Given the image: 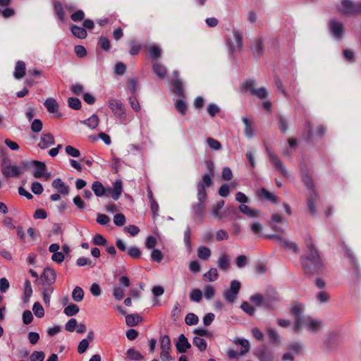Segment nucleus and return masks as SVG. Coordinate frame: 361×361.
Returning <instances> with one entry per match:
<instances>
[{
  "label": "nucleus",
  "instance_id": "1",
  "mask_svg": "<svg viewBox=\"0 0 361 361\" xmlns=\"http://www.w3.org/2000/svg\"><path fill=\"white\" fill-rule=\"evenodd\" d=\"M304 252L300 257L301 267L306 276H319L326 273L325 260L309 235L305 239Z\"/></svg>",
  "mask_w": 361,
  "mask_h": 361
},
{
  "label": "nucleus",
  "instance_id": "2",
  "mask_svg": "<svg viewBox=\"0 0 361 361\" xmlns=\"http://www.w3.org/2000/svg\"><path fill=\"white\" fill-rule=\"evenodd\" d=\"M280 300L276 290L272 287L267 288L264 295L256 293L250 298V300L257 307L267 310H274L275 304Z\"/></svg>",
  "mask_w": 361,
  "mask_h": 361
},
{
  "label": "nucleus",
  "instance_id": "3",
  "mask_svg": "<svg viewBox=\"0 0 361 361\" xmlns=\"http://www.w3.org/2000/svg\"><path fill=\"white\" fill-rule=\"evenodd\" d=\"M197 197L198 202L194 204L192 207V218L195 221L202 220L205 215L204 201L207 198V193L204 185L197 186Z\"/></svg>",
  "mask_w": 361,
  "mask_h": 361
},
{
  "label": "nucleus",
  "instance_id": "4",
  "mask_svg": "<svg viewBox=\"0 0 361 361\" xmlns=\"http://www.w3.org/2000/svg\"><path fill=\"white\" fill-rule=\"evenodd\" d=\"M342 245L343 249L350 262L351 279L354 283H359L361 279V271L357 259L350 248L345 243V242L342 243Z\"/></svg>",
  "mask_w": 361,
  "mask_h": 361
},
{
  "label": "nucleus",
  "instance_id": "5",
  "mask_svg": "<svg viewBox=\"0 0 361 361\" xmlns=\"http://www.w3.org/2000/svg\"><path fill=\"white\" fill-rule=\"evenodd\" d=\"M339 11L345 15L361 14V2H354L350 0H343Z\"/></svg>",
  "mask_w": 361,
  "mask_h": 361
},
{
  "label": "nucleus",
  "instance_id": "6",
  "mask_svg": "<svg viewBox=\"0 0 361 361\" xmlns=\"http://www.w3.org/2000/svg\"><path fill=\"white\" fill-rule=\"evenodd\" d=\"M109 106L115 116H116L121 123L126 121V109L123 104L118 99L111 98L109 101Z\"/></svg>",
  "mask_w": 361,
  "mask_h": 361
},
{
  "label": "nucleus",
  "instance_id": "7",
  "mask_svg": "<svg viewBox=\"0 0 361 361\" xmlns=\"http://www.w3.org/2000/svg\"><path fill=\"white\" fill-rule=\"evenodd\" d=\"M207 169L209 171L202 176L201 180L197 183V186L204 185V188H209L213 185L214 182L212 178L215 173L214 164L212 160H207L205 161Z\"/></svg>",
  "mask_w": 361,
  "mask_h": 361
},
{
  "label": "nucleus",
  "instance_id": "8",
  "mask_svg": "<svg viewBox=\"0 0 361 361\" xmlns=\"http://www.w3.org/2000/svg\"><path fill=\"white\" fill-rule=\"evenodd\" d=\"M241 283L238 280L231 281L230 288L224 293V297L226 302L233 303L235 300L240 290Z\"/></svg>",
  "mask_w": 361,
  "mask_h": 361
},
{
  "label": "nucleus",
  "instance_id": "9",
  "mask_svg": "<svg viewBox=\"0 0 361 361\" xmlns=\"http://www.w3.org/2000/svg\"><path fill=\"white\" fill-rule=\"evenodd\" d=\"M254 355L259 361H274L273 352L264 345H261L255 349Z\"/></svg>",
  "mask_w": 361,
  "mask_h": 361
},
{
  "label": "nucleus",
  "instance_id": "10",
  "mask_svg": "<svg viewBox=\"0 0 361 361\" xmlns=\"http://www.w3.org/2000/svg\"><path fill=\"white\" fill-rule=\"evenodd\" d=\"M266 151L269 157V161L271 163V164L274 165L275 166V168L278 171H279L280 173L283 176H287L288 174V171H287L286 167L284 166V165L283 164V163L281 162V161L276 156V154H275L272 151H271V149H269V147L268 146H266Z\"/></svg>",
  "mask_w": 361,
  "mask_h": 361
},
{
  "label": "nucleus",
  "instance_id": "11",
  "mask_svg": "<svg viewBox=\"0 0 361 361\" xmlns=\"http://www.w3.org/2000/svg\"><path fill=\"white\" fill-rule=\"evenodd\" d=\"M233 37L236 43V46H235L231 40L229 39L228 40V44L229 45V53L231 56H233L235 51L238 49L240 51L243 49V36L242 34L237 30H233Z\"/></svg>",
  "mask_w": 361,
  "mask_h": 361
},
{
  "label": "nucleus",
  "instance_id": "12",
  "mask_svg": "<svg viewBox=\"0 0 361 361\" xmlns=\"http://www.w3.org/2000/svg\"><path fill=\"white\" fill-rule=\"evenodd\" d=\"M40 279L42 280V283L52 285L56 282V273L54 269L46 267L44 269L43 273L40 276Z\"/></svg>",
  "mask_w": 361,
  "mask_h": 361
},
{
  "label": "nucleus",
  "instance_id": "13",
  "mask_svg": "<svg viewBox=\"0 0 361 361\" xmlns=\"http://www.w3.org/2000/svg\"><path fill=\"white\" fill-rule=\"evenodd\" d=\"M228 218L229 221H235L240 219L239 209L234 206H229L220 214L219 219Z\"/></svg>",
  "mask_w": 361,
  "mask_h": 361
},
{
  "label": "nucleus",
  "instance_id": "14",
  "mask_svg": "<svg viewBox=\"0 0 361 361\" xmlns=\"http://www.w3.org/2000/svg\"><path fill=\"white\" fill-rule=\"evenodd\" d=\"M55 144V140L53 135L50 133H42L40 137V142L37 147L42 149H45Z\"/></svg>",
  "mask_w": 361,
  "mask_h": 361
},
{
  "label": "nucleus",
  "instance_id": "15",
  "mask_svg": "<svg viewBox=\"0 0 361 361\" xmlns=\"http://www.w3.org/2000/svg\"><path fill=\"white\" fill-rule=\"evenodd\" d=\"M176 348L179 353H185L191 348L187 337L184 334H180L176 343Z\"/></svg>",
  "mask_w": 361,
  "mask_h": 361
},
{
  "label": "nucleus",
  "instance_id": "16",
  "mask_svg": "<svg viewBox=\"0 0 361 361\" xmlns=\"http://www.w3.org/2000/svg\"><path fill=\"white\" fill-rule=\"evenodd\" d=\"M51 186L62 195H68L69 194L70 187L59 178L52 181Z\"/></svg>",
  "mask_w": 361,
  "mask_h": 361
},
{
  "label": "nucleus",
  "instance_id": "17",
  "mask_svg": "<svg viewBox=\"0 0 361 361\" xmlns=\"http://www.w3.org/2000/svg\"><path fill=\"white\" fill-rule=\"evenodd\" d=\"M250 49L252 52L253 56L255 59H259L264 54V51L262 38L256 39L251 45Z\"/></svg>",
  "mask_w": 361,
  "mask_h": 361
},
{
  "label": "nucleus",
  "instance_id": "18",
  "mask_svg": "<svg viewBox=\"0 0 361 361\" xmlns=\"http://www.w3.org/2000/svg\"><path fill=\"white\" fill-rule=\"evenodd\" d=\"M92 190L97 197L109 196L111 188L104 187L100 181H94L92 185Z\"/></svg>",
  "mask_w": 361,
  "mask_h": 361
},
{
  "label": "nucleus",
  "instance_id": "19",
  "mask_svg": "<svg viewBox=\"0 0 361 361\" xmlns=\"http://www.w3.org/2000/svg\"><path fill=\"white\" fill-rule=\"evenodd\" d=\"M330 31L334 37L341 39L343 34V25L336 20L330 21Z\"/></svg>",
  "mask_w": 361,
  "mask_h": 361
},
{
  "label": "nucleus",
  "instance_id": "20",
  "mask_svg": "<svg viewBox=\"0 0 361 361\" xmlns=\"http://www.w3.org/2000/svg\"><path fill=\"white\" fill-rule=\"evenodd\" d=\"M44 105L49 113L56 114V116L59 118L62 116V114L58 112L59 104L55 99L52 97L47 99Z\"/></svg>",
  "mask_w": 361,
  "mask_h": 361
},
{
  "label": "nucleus",
  "instance_id": "21",
  "mask_svg": "<svg viewBox=\"0 0 361 361\" xmlns=\"http://www.w3.org/2000/svg\"><path fill=\"white\" fill-rule=\"evenodd\" d=\"M319 199L317 192H310L307 200V206L310 213L312 215L317 214L316 202Z\"/></svg>",
  "mask_w": 361,
  "mask_h": 361
},
{
  "label": "nucleus",
  "instance_id": "22",
  "mask_svg": "<svg viewBox=\"0 0 361 361\" xmlns=\"http://www.w3.org/2000/svg\"><path fill=\"white\" fill-rule=\"evenodd\" d=\"M171 85L173 94L180 98H185V92L181 79H172Z\"/></svg>",
  "mask_w": 361,
  "mask_h": 361
},
{
  "label": "nucleus",
  "instance_id": "23",
  "mask_svg": "<svg viewBox=\"0 0 361 361\" xmlns=\"http://www.w3.org/2000/svg\"><path fill=\"white\" fill-rule=\"evenodd\" d=\"M32 165L35 166L34 171V177L36 178H40L44 175V172L47 171L46 164L40 161L33 160L32 161Z\"/></svg>",
  "mask_w": 361,
  "mask_h": 361
},
{
  "label": "nucleus",
  "instance_id": "24",
  "mask_svg": "<svg viewBox=\"0 0 361 361\" xmlns=\"http://www.w3.org/2000/svg\"><path fill=\"white\" fill-rule=\"evenodd\" d=\"M123 192V183L121 180H116L113 183V188H111L110 194L114 200H117Z\"/></svg>",
  "mask_w": 361,
  "mask_h": 361
},
{
  "label": "nucleus",
  "instance_id": "25",
  "mask_svg": "<svg viewBox=\"0 0 361 361\" xmlns=\"http://www.w3.org/2000/svg\"><path fill=\"white\" fill-rule=\"evenodd\" d=\"M239 212L250 218H255L259 216L260 210L251 209L245 204H240L238 207Z\"/></svg>",
  "mask_w": 361,
  "mask_h": 361
},
{
  "label": "nucleus",
  "instance_id": "26",
  "mask_svg": "<svg viewBox=\"0 0 361 361\" xmlns=\"http://www.w3.org/2000/svg\"><path fill=\"white\" fill-rule=\"evenodd\" d=\"M153 72L160 78L164 79L167 74L166 68L160 62H154L152 63Z\"/></svg>",
  "mask_w": 361,
  "mask_h": 361
},
{
  "label": "nucleus",
  "instance_id": "27",
  "mask_svg": "<svg viewBox=\"0 0 361 361\" xmlns=\"http://www.w3.org/2000/svg\"><path fill=\"white\" fill-rule=\"evenodd\" d=\"M70 29L73 35L78 39H83L87 36V32L83 27L73 25L71 26Z\"/></svg>",
  "mask_w": 361,
  "mask_h": 361
},
{
  "label": "nucleus",
  "instance_id": "28",
  "mask_svg": "<svg viewBox=\"0 0 361 361\" xmlns=\"http://www.w3.org/2000/svg\"><path fill=\"white\" fill-rule=\"evenodd\" d=\"M25 74V63L23 61H18L16 63L13 76L16 79L22 78Z\"/></svg>",
  "mask_w": 361,
  "mask_h": 361
},
{
  "label": "nucleus",
  "instance_id": "29",
  "mask_svg": "<svg viewBox=\"0 0 361 361\" xmlns=\"http://www.w3.org/2000/svg\"><path fill=\"white\" fill-rule=\"evenodd\" d=\"M301 180L306 187V188L310 192H317L313 182L310 174H306L305 176H301Z\"/></svg>",
  "mask_w": 361,
  "mask_h": 361
},
{
  "label": "nucleus",
  "instance_id": "30",
  "mask_svg": "<svg viewBox=\"0 0 361 361\" xmlns=\"http://www.w3.org/2000/svg\"><path fill=\"white\" fill-rule=\"evenodd\" d=\"M277 126L281 133H285L288 129V120L282 115L276 116Z\"/></svg>",
  "mask_w": 361,
  "mask_h": 361
},
{
  "label": "nucleus",
  "instance_id": "31",
  "mask_svg": "<svg viewBox=\"0 0 361 361\" xmlns=\"http://www.w3.org/2000/svg\"><path fill=\"white\" fill-rule=\"evenodd\" d=\"M174 106L176 109L180 114V115H186L188 104L187 102L184 99V98L178 99L175 102Z\"/></svg>",
  "mask_w": 361,
  "mask_h": 361
},
{
  "label": "nucleus",
  "instance_id": "32",
  "mask_svg": "<svg viewBox=\"0 0 361 361\" xmlns=\"http://www.w3.org/2000/svg\"><path fill=\"white\" fill-rule=\"evenodd\" d=\"M267 333L271 343L274 345H279L281 343V337L275 329L268 328Z\"/></svg>",
  "mask_w": 361,
  "mask_h": 361
},
{
  "label": "nucleus",
  "instance_id": "33",
  "mask_svg": "<svg viewBox=\"0 0 361 361\" xmlns=\"http://www.w3.org/2000/svg\"><path fill=\"white\" fill-rule=\"evenodd\" d=\"M80 123L86 125L91 129H95L99 125V119L97 114H92L90 118L81 121Z\"/></svg>",
  "mask_w": 361,
  "mask_h": 361
},
{
  "label": "nucleus",
  "instance_id": "34",
  "mask_svg": "<svg viewBox=\"0 0 361 361\" xmlns=\"http://www.w3.org/2000/svg\"><path fill=\"white\" fill-rule=\"evenodd\" d=\"M219 268L224 271H226L230 267V262L228 255L226 253H223L220 255L218 259Z\"/></svg>",
  "mask_w": 361,
  "mask_h": 361
},
{
  "label": "nucleus",
  "instance_id": "35",
  "mask_svg": "<svg viewBox=\"0 0 361 361\" xmlns=\"http://www.w3.org/2000/svg\"><path fill=\"white\" fill-rule=\"evenodd\" d=\"M3 173L7 177H18L20 175L18 168L16 166L8 165L3 169Z\"/></svg>",
  "mask_w": 361,
  "mask_h": 361
},
{
  "label": "nucleus",
  "instance_id": "36",
  "mask_svg": "<svg viewBox=\"0 0 361 361\" xmlns=\"http://www.w3.org/2000/svg\"><path fill=\"white\" fill-rule=\"evenodd\" d=\"M127 358L130 360L140 361L143 360V355L133 348H130L126 351Z\"/></svg>",
  "mask_w": 361,
  "mask_h": 361
},
{
  "label": "nucleus",
  "instance_id": "37",
  "mask_svg": "<svg viewBox=\"0 0 361 361\" xmlns=\"http://www.w3.org/2000/svg\"><path fill=\"white\" fill-rule=\"evenodd\" d=\"M54 8L57 18L61 22H63L65 20V13L61 2L59 1H54Z\"/></svg>",
  "mask_w": 361,
  "mask_h": 361
},
{
  "label": "nucleus",
  "instance_id": "38",
  "mask_svg": "<svg viewBox=\"0 0 361 361\" xmlns=\"http://www.w3.org/2000/svg\"><path fill=\"white\" fill-rule=\"evenodd\" d=\"M54 8L57 18L61 22H63L65 20V13L61 2L59 1H54Z\"/></svg>",
  "mask_w": 361,
  "mask_h": 361
},
{
  "label": "nucleus",
  "instance_id": "39",
  "mask_svg": "<svg viewBox=\"0 0 361 361\" xmlns=\"http://www.w3.org/2000/svg\"><path fill=\"white\" fill-rule=\"evenodd\" d=\"M258 195L260 197H264L266 200H269V201H270V202H271L273 203L276 202V201L278 200V197L276 195H275L274 194L269 192L267 190H266L264 188H262L260 189V190L258 192Z\"/></svg>",
  "mask_w": 361,
  "mask_h": 361
},
{
  "label": "nucleus",
  "instance_id": "40",
  "mask_svg": "<svg viewBox=\"0 0 361 361\" xmlns=\"http://www.w3.org/2000/svg\"><path fill=\"white\" fill-rule=\"evenodd\" d=\"M281 245L285 250H290L295 254H298L300 252V249L298 245L294 242H290L283 239V241L281 242Z\"/></svg>",
  "mask_w": 361,
  "mask_h": 361
},
{
  "label": "nucleus",
  "instance_id": "41",
  "mask_svg": "<svg viewBox=\"0 0 361 361\" xmlns=\"http://www.w3.org/2000/svg\"><path fill=\"white\" fill-rule=\"evenodd\" d=\"M141 318L137 314H128L126 317V323L127 326L130 327H133L137 326L140 322Z\"/></svg>",
  "mask_w": 361,
  "mask_h": 361
},
{
  "label": "nucleus",
  "instance_id": "42",
  "mask_svg": "<svg viewBox=\"0 0 361 361\" xmlns=\"http://www.w3.org/2000/svg\"><path fill=\"white\" fill-rule=\"evenodd\" d=\"M148 51H149V54L150 57L153 60H157L159 58H160L161 56L162 50L157 45H150L148 47Z\"/></svg>",
  "mask_w": 361,
  "mask_h": 361
},
{
  "label": "nucleus",
  "instance_id": "43",
  "mask_svg": "<svg viewBox=\"0 0 361 361\" xmlns=\"http://www.w3.org/2000/svg\"><path fill=\"white\" fill-rule=\"evenodd\" d=\"M321 326V322L312 317L307 318V328L312 332H317Z\"/></svg>",
  "mask_w": 361,
  "mask_h": 361
},
{
  "label": "nucleus",
  "instance_id": "44",
  "mask_svg": "<svg viewBox=\"0 0 361 361\" xmlns=\"http://www.w3.org/2000/svg\"><path fill=\"white\" fill-rule=\"evenodd\" d=\"M211 250L205 246H200L197 250V256L202 260H207L211 256Z\"/></svg>",
  "mask_w": 361,
  "mask_h": 361
},
{
  "label": "nucleus",
  "instance_id": "45",
  "mask_svg": "<svg viewBox=\"0 0 361 361\" xmlns=\"http://www.w3.org/2000/svg\"><path fill=\"white\" fill-rule=\"evenodd\" d=\"M97 45L104 51H109L111 49L110 40L104 36L99 37Z\"/></svg>",
  "mask_w": 361,
  "mask_h": 361
},
{
  "label": "nucleus",
  "instance_id": "46",
  "mask_svg": "<svg viewBox=\"0 0 361 361\" xmlns=\"http://www.w3.org/2000/svg\"><path fill=\"white\" fill-rule=\"evenodd\" d=\"M192 343L195 345L201 352L204 351L207 348V341L200 337L195 336L193 338Z\"/></svg>",
  "mask_w": 361,
  "mask_h": 361
},
{
  "label": "nucleus",
  "instance_id": "47",
  "mask_svg": "<svg viewBox=\"0 0 361 361\" xmlns=\"http://www.w3.org/2000/svg\"><path fill=\"white\" fill-rule=\"evenodd\" d=\"M80 311L79 307L73 303H71L63 310V312L68 317H72L77 314Z\"/></svg>",
  "mask_w": 361,
  "mask_h": 361
},
{
  "label": "nucleus",
  "instance_id": "48",
  "mask_svg": "<svg viewBox=\"0 0 361 361\" xmlns=\"http://www.w3.org/2000/svg\"><path fill=\"white\" fill-rule=\"evenodd\" d=\"M84 297V291L82 288L76 286L72 292V298L75 302H80Z\"/></svg>",
  "mask_w": 361,
  "mask_h": 361
},
{
  "label": "nucleus",
  "instance_id": "49",
  "mask_svg": "<svg viewBox=\"0 0 361 361\" xmlns=\"http://www.w3.org/2000/svg\"><path fill=\"white\" fill-rule=\"evenodd\" d=\"M204 277L208 281H215L219 277V273L216 268H211L207 273L204 274Z\"/></svg>",
  "mask_w": 361,
  "mask_h": 361
},
{
  "label": "nucleus",
  "instance_id": "50",
  "mask_svg": "<svg viewBox=\"0 0 361 361\" xmlns=\"http://www.w3.org/2000/svg\"><path fill=\"white\" fill-rule=\"evenodd\" d=\"M68 105L72 109L80 110L82 107L80 100L77 97H69L68 99Z\"/></svg>",
  "mask_w": 361,
  "mask_h": 361
},
{
  "label": "nucleus",
  "instance_id": "51",
  "mask_svg": "<svg viewBox=\"0 0 361 361\" xmlns=\"http://www.w3.org/2000/svg\"><path fill=\"white\" fill-rule=\"evenodd\" d=\"M160 348L163 350H171V343L170 337L168 335L161 336L160 338Z\"/></svg>",
  "mask_w": 361,
  "mask_h": 361
},
{
  "label": "nucleus",
  "instance_id": "52",
  "mask_svg": "<svg viewBox=\"0 0 361 361\" xmlns=\"http://www.w3.org/2000/svg\"><path fill=\"white\" fill-rule=\"evenodd\" d=\"M240 308L249 316H253L256 312L255 308L246 301L241 303Z\"/></svg>",
  "mask_w": 361,
  "mask_h": 361
},
{
  "label": "nucleus",
  "instance_id": "53",
  "mask_svg": "<svg viewBox=\"0 0 361 361\" xmlns=\"http://www.w3.org/2000/svg\"><path fill=\"white\" fill-rule=\"evenodd\" d=\"M32 311L35 315L38 318H42L44 315V310L39 302H35L32 307Z\"/></svg>",
  "mask_w": 361,
  "mask_h": 361
},
{
  "label": "nucleus",
  "instance_id": "54",
  "mask_svg": "<svg viewBox=\"0 0 361 361\" xmlns=\"http://www.w3.org/2000/svg\"><path fill=\"white\" fill-rule=\"evenodd\" d=\"M92 243L96 245L106 246L108 242L102 235L97 233L92 238Z\"/></svg>",
  "mask_w": 361,
  "mask_h": 361
},
{
  "label": "nucleus",
  "instance_id": "55",
  "mask_svg": "<svg viewBox=\"0 0 361 361\" xmlns=\"http://www.w3.org/2000/svg\"><path fill=\"white\" fill-rule=\"evenodd\" d=\"M128 255L133 259H139L141 257V250L136 246H131L128 248Z\"/></svg>",
  "mask_w": 361,
  "mask_h": 361
},
{
  "label": "nucleus",
  "instance_id": "56",
  "mask_svg": "<svg viewBox=\"0 0 361 361\" xmlns=\"http://www.w3.org/2000/svg\"><path fill=\"white\" fill-rule=\"evenodd\" d=\"M202 298V292L197 288L192 289L190 293V299L192 301L199 302Z\"/></svg>",
  "mask_w": 361,
  "mask_h": 361
},
{
  "label": "nucleus",
  "instance_id": "57",
  "mask_svg": "<svg viewBox=\"0 0 361 361\" xmlns=\"http://www.w3.org/2000/svg\"><path fill=\"white\" fill-rule=\"evenodd\" d=\"M251 94L255 95L259 99H265L267 95L268 92L267 90L264 87H259L258 89L252 90Z\"/></svg>",
  "mask_w": 361,
  "mask_h": 361
},
{
  "label": "nucleus",
  "instance_id": "58",
  "mask_svg": "<svg viewBox=\"0 0 361 361\" xmlns=\"http://www.w3.org/2000/svg\"><path fill=\"white\" fill-rule=\"evenodd\" d=\"M76 264L79 267L89 266L94 267L95 266V263H93L90 259L84 257H79L76 260Z\"/></svg>",
  "mask_w": 361,
  "mask_h": 361
},
{
  "label": "nucleus",
  "instance_id": "59",
  "mask_svg": "<svg viewBox=\"0 0 361 361\" xmlns=\"http://www.w3.org/2000/svg\"><path fill=\"white\" fill-rule=\"evenodd\" d=\"M274 83L277 88V90L287 97L288 93L283 85L281 80L278 75L274 76Z\"/></svg>",
  "mask_w": 361,
  "mask_h": 361
},
{
  "label": "nucleus",
  "instance_id": "60",
  "mask_svg": "<svg viewBox=\"0 0 361 361\" xmlns=\"http://www.w3.org/2000/svg\"><path fill=\"white\" fill-rule=\"evenodd\" d=\"M43 127L42 121L39 118H35L32 121L30 128L33 133H39L42 130Z\"/></svg>",
  "mask_w": 361,
  "mask_h": 361
},
{
  "label": "nucleus",
  "instance_id": "61",
  "mask_svg": "<svg viewBox=\"0 0 361 361\" xmlns=\"http://www.w3.org/2000/svg\"><path fill=\"white\" fill-rule=\"evenodd\" d=\"M185 322L187 325H195L198 323L199 318L194 313H188L185 318Z\"/></svg>",
  "mask_w": 361,
  "mask_h": 361
},
{
  "label": "nucleus",
  "instance_id": "62",
  "mask_svg": "<svg viewBox=\"0 0 361 361\" xmlns=\"http://www.w3.org/2000/svg\"><path fill=\"white\" fill-rule=\"evenodd\" d=\"M151 258L152 261L159 263L162 261L164 255L161 250L154 248L151 252Z\"/></svg>",
  "mask_w": 361,
  "mask_h": 361
},
{
  "label": "nucleus",
  "instance_id": "63",
  "mask_svg": "<svg viewBox=\"0 0 361 361\" xmlns=\"http://www.w3.org/2000/svg\"><path fill=\"white\" fill-rule=\"evenodd\" d=\"M214 293L215 290L212 285L207 284L204 287V295L206 299H212L214 297Z\"/></svg>",
  "mask_w": 361,
  "mask_h": 361
},
{
  "label": "nucleus",
  "instance_id": "64",
  "mask_svg": "<svg viewBox=\"0 0 361 361\" xmlns=\"http://www.w3.org/2000/svg\"><path fill=\"white\" fill-rule=\"evenodd\" d=\"M126 221V216L123 214H116L114 217V223L117 226H122Z\"/></svg>",
  "mask_w": 361,
  "mask_h": 361
}]
</instances>
